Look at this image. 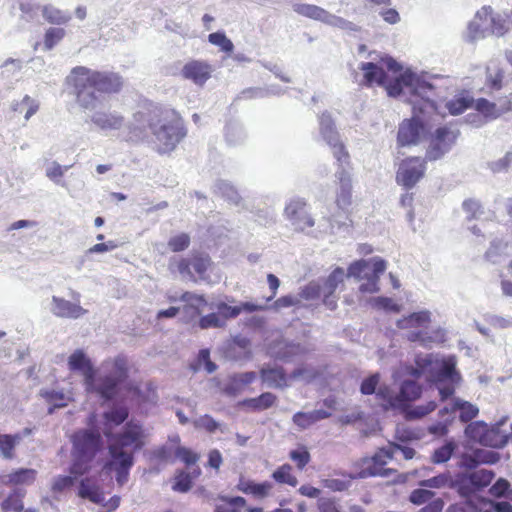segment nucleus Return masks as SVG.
<instances>
[{"label":"nucleus","instance_id":"2f4dec72","mask_svg":"<svg viewBox=\"0 0 512 512\" xmlns=\"http://www.w3.org/2000/svg\"><path fill=\"white\" fill-rule=\"evenodd\" d=\"M39 395L48 403V414H52L56 408L65 407L71 400L70 393L56 389H41Z\"/></svg>","mask_w":512,"mask_h":512},{"label":"nucleus","instance_id":"a878e982","mask_svg":"<svg viewBox=\"0 0 512 512\" xmlns=\"http://www.w3.org/2000/svg\"><path fill=\"white\" fill-rule=\"evenodd\" d=\"M456 412H459V419L462 422H468L478 415L479 409L476 405L461 398L455 397L451 400L450 404L443 407L439 411V414L442 416L449 415L453 419V414Z\"/></svg>","mask_w":512,"mask_h":512},{"label":"nucleus","instance_id":"f8f14e48","mask_svg":"<svg viewBox=\"0 0 512 512\" xmlns=\"http://www.w3.org/2000/svg\"><path fill=\"white\" fill-rule=\"evenodd\" d=\"M506 421L503 418L500 422L489 427L482 421L470 423L465 429V435L472 441L484 446L499 447L507 442V436L499 434L500 426Z\"/></svg>","mask_w":512,"mask_h":512},{"label":"nucleus","instance_id":"37998d69","mask_svg":"<svg viewBox=\"0 0 512 512\" xmlns=\"http://www.w3.org/2000/svg\"><path fill=\"white\" fill-rule=\"evenodd\" d=\"M508 245L501 239H495L491 242L486 252V258L492 263H499L507 255Z\"/></svg>","mask_w":512,"mask_h":512},{"label":"nucleus","instance_id":"680f3d73","mask_svg":"<svg viewBox=\"0 0 512 512\" xmlns=\"http://www.w3.org/2000/svg\"><path fill=\"white\" fill-rule=\"evenodd\" d=\"M289 457L296 463L298 469L302 470L310 461V453L306 447H299L295 450L290 451Z\"/></svg>","mask_w":512,"mask_h":512},{"label":"nucleus","instance_id":"bb28decb","mask_svg":"<svg viewBox=\"0 0 512 512\" xmlns=\"http://www.w3.org/2000/svg\"><path fill=\"white\" fill-rule=\"evenodd\" d=\"M90 121L103 131L119 130L124 125V117L117 111H95L90 116Z\"/></svg>","mask_w":512,"mask_h":512},{"label":"nucleus","instance_id":"f3484780","mask_svg":"<svg viewBox=\"0 0 512 512\" xmlns=\"http://www.w3.org/2000/svg\"><path fill=\"white\" fill-rule=\"evenodd\" d=\"M292 9L295 13L316 21H320L327 25L338 27L341 29H349L352 23L330 12L322 7L306 3H294Z\"/></svg>","mask_w":512,"mask_h":512},{"label":"nucleus","instance_id":"f257e3e1","mask_svg":"<svg viewBox=\"0 0 512 512\" xmlns=\"http://www.w3.org/2000/svg\"><path fill=\"white\" fill-rule=\"evenodd\" d=\"M360 69L367 85L383 86L389 96L410 103L414 116L399 125L397 141L401 146L416 145L425 135L420 115L438 112L436 88L427 75L410 69L400 73V65L391 57H382L377 63H361Z\"/></svg>","mask_w":512,"mask_h":512},{"label":"nucleus","instance_id":"473e14b6","mask_svg":"<svg viewBox=\"0 0 512 512\" xmlns=\"http://www.w3.org/2000/svg\"><path fill=\"white\" fill-rule=\"evenodd\" d=\"M330 416V412L323 409H319L311 412H297L293 415L292 420L293 423L297 425L300 429H307L311 425L321 420L327 419Z\"/></svg>","mask_w":512,"mask_h":512},{"label":"nucleus","instance_id":"c85d7f7f","mask_svg":"<svg viewBox=\"0 0 512 512\" xmlns=\"http://www.w3.org/2000/svg\"><path fill=\"white\" fill-rule=\"evenodd\" d=\"M481 17L489 20V34L500 37L507 32L508 24L506 18L499 13H495L491 6H483L478 10V18Z\"/></svg>","mask_w":512,"mask_h":512},{"label":"nucleus","instance_id":"b1692460","mask_svg":"<svg viewBox=\"0 0 512 512\" xmlns=\"http://www.w3.org/2000/svg\"><path fill=\"white\" fill-rule=\"evenodd\" d=\"M210 266V258L207 255H195L190 259H181L177 263V269L179 273L190 280L196 281L194 274L191 271V267L199 275L201 279H204V274Z\"/></svg>","mask_w":512,"mask_h":512},{"label":"nucleus","instance_id":"72a5a7b5","mask_svg":"<svg viewBox=\"0 0 512 512\" xmlns=\"http://www.w3.org/2000/svg\"><path fill=\"white\" fill-rule=\"evenodd\" d=\"M261 378L269 388H284L287 386V378L281 367L263 368Z\"/></svg>","mask_w":512,"mask_h":512},{"label":"nucleus","instance_id":"c9c22d12","mask_svg":"<svg viewBox=\"0 0 512 512\" xmlns=\"http://www.w3.org/2000/svg\"><path fill=\"white\" fill-rule=\"evenodd\" d=\"M36 470L34 469H19L13 473L3 475L0 481L4 484H26L29 485L34 482L36 478Z\"/></svg>","mask_w":512,"mask_h":512},{"label":"nucleus","instance_id":"603ef678","mask_svg":"<svg viewBox=\"0 0 512 512\" xmlns=\"http://www.w3.org/2000/svg\"><path fill=\"white\" fill-rule=\"evenodd\" d=\"M380 374L374 373L364 378L360 385V392L363 395H373L377 398L378 388L380 387Z\"/></svg>","mask_w":512,"mask_h":512},{"label":"nucleus","instance_id":"aec40b11","mask_svg":"<svg viewBox=\"0 0 512 512\" xmlns=\"http://www.w3.org/2000/svg\"><path fill=\"white\" fill-rule=\"evenodd\" d=\"M178 300L184 303L180 310L182 311L187 322H192L193 320L199 318L203 308L207 305V300L205 299L204 295L189 291L182 293ZM169 301L176 302L177 298L170 296Z\"/></svg>","mask_w":512,"mask_h":512},{"label":"nucleus","instance_id":"412c9836","mask_svg":"<svg viewBox=\"0 0 512 512\" xmlns=\"http://www.w3.org/2000/svg\"><path fill=\"white\" fill-rule=\"evenodd\" d=\"M339 170L336 172V178L338 180V190L336 194V204L339 208L345 210L352 202V183L349 172L346 170V166L349 165V159L346 163L338 162Z\"/></svg>","mask_w":512,"mask_h":512},{"label":"nucleus","instance_id":"4c0bfd02","mask_svg":"<svg viewBox=\"0 0 512 512\" xmlns=\"http://www.w3.org/2000/svg\"><path fill=\"white\" fill-rule=\"evenodd\" d=\"M276 399L277 397L274 394L265 392L256 398L245 399L242 405L253 411H262L273 406Z\"/></svg>","mask_w":512,"mask_h":512},{"label":"nucleus","instance_id":"7ed1b4c3","mask_svg":"<svg viewBox=\"0 0 512 512\" xmlns=\"http://www.w3.org/2000/svg\"><path fill=\"white\" fill-rule=\"evenodd\" d=\"M77 105L84 111H93L102 101L103 94L118 93L123 87V78L112 71H99L86 66L71 69L65 79Z\"/></svg>","mask_w":512,"mask_h":512},{"label":"nucleus","instance_id":"f03ea898","mask_svg":"<svg viewBox=\"0 0 512 512\" xmlns=\"http://www.w3.org/2000/svg\"><path fill=\"white\" fill-rule=\"evenodd\" d=\"M103 417V433L109 438L110 454L103 472H115L117 484L123 486L128 481L129 472L134 463V452L142 446V430L138 424L129 422L121 434L113 437V428L122 424L128 417V410L123 406L114 407L105 412Z\"/></svg>","mask_w":512,"mask_h":512},{"label":"nucleus","instance_id":"7c9ffc66","mask_svg":"<svg viewBox=\"0 0 512 512\" xmlns=\"http://www.w3.org/2000/svg\"><path fill=\"white\" fill-rule=\"evenodd\" d=\"M489 30V20H486L483 17L478 18L477 11L473 19L467 25V29L464 33V39L468 43H474L477 40L484 39L489 34Z\"/></svg>","mask_w":512,"mask_h":512},{"label":"nucleus","instance_id":"e433bc0d","mask_svg":"<svg viewBox=\"0 0 512 512\" xmlns=\"http://www.w3.org/2000/svg\"><path fill=\"white\" fill-rule=\"evenodd\" d=\"M70 166H63L57 161H48L45 164V176L54 184L66 188V183L62 180L64 174Z\"/></svg>","mask_w":512,"mask_h":512},{"label":"nucleus","instance_id":"1a4fd4ad","mask_svg":"<svg viewBox=\"0 0 512 512\" xmlns=\"http://www.w3.org/2000/svg\"><path fill=\"white\" fill-rule=\"evenodd\" d=\"M421 394V386L414 380L406 379L400 383L397 394L388 385L382 384L378 388L377 401L383 410L404 409L409 402L419 399Z\"/></svg>","mask_w":512,"mask_h":512},{"label":"nucleus","instance_id":"864d4df0","mask_svg":"<svg viewBox=\"0 0 512 512\" xmlns=\"http://www.w3.org/2000/svg\"><path fill=\"white\" fill-rule=\"evenodd\" d=\"M370 304L374 308L384 310L387 312L398 313L401 311V305L396 303L392 298L389 297H374L370 299Z\"/></svg>","mask_w":512,"mask_h":512},{"label":"nucleus","instance_id":"de8ad7c7","mask_svg":"<svg viewBox=\"0 0 512 512\" xmlns=\"http://www.w3.org/2000/svg\"><path fill=\"white\" fill-rule=\"evenodd\" d=\"M451 480L452 476L450 472H445L432 478L422 480L419 482V485L421 487L432 489L451 488Z\"/></svg>","mask_w":512,"mask_h":512},{"label":"nucleus","instance_id":"a19ab883","mask_svg":"<svg viewBox=\"0 0 512 512\" xmlns=\"http://www.w3.org/2000/svg\"><path fill=\"white\" fill-rule=\"evenodd\" d=\"M436 403L434 401H429L424 405H417L414 407H409L402 409L404 411V416L407 420H416L421 419L434 411L436 409Z\"/></svg>","mask_w":512,"mask_h":512},{"label":"nucleus","instance_id":"8fccbe9b","mask_svg":"<svg viewBox=\"0 0 512 512\" xmlns=\"http://www.w3.org/2000/svg\"><path fill=\"white\" fill-rule=\"evenodd\" d=\"M210 309L217 310V314H219L225 322L228 319L236 318L241 313V308H238V306H230L224 301L211 303Z\"/></svg>","mask_w":512,"mask_h":512},{"label":"nucleus","instance_id":"6e6d98bb","mask_svg":"<svg viewBox=\"0 0 512 512\" xmlns=\"http://www.w3.org/2000/svg\"><path fill=\"white\" fill-rule=\"evenodd\" d=\"M281 93L280 89L275 86H270L268 89L262 88H248L241 92L239 95L240 99H252V98H263L269 94L278 95Z\"/></svg>","mask_w":512,"mask_h":512},{"label":"nucleus","instance_id":"c03bdc74","mask_svg":"<svg viewBox=\"0 0 512 512\" xmlns=\"http://www.w3.org/2000/svg\"><path fill=\"white\" fill-rule=\"evenodd\" d=\"M226 141L231 145H237L242 143L246 138V133L241 124L237 122H231L227 124L225 130Z\"/></svg>","mask_w":512,"mask_h":512},{"label":"nucleus","instance_id":"a18cd8bd","mask_svg":"<svg viewBox=\"0 0 512 512\" xmlns=\"http://www.w3.org/2000/svg\"><path fill=\"white\" fill-rule=\"evenodd\" d=\"M291 471H292L291 465L283 464L282 466H280L273 472L272 478L280 484H287L292 487H295L298 484V480L291 473Z\"/></svg>","mask_w":512,"mask_h":512},{"label":"nucleus","instance_id":"bf43d9fd","mask_svg":"<svg viewBox=\"0 0 512 512\" xmlns=\"http://www.w3.org/2000/svg\"><path fill=\"white\" fill-rule=\"evenodd\" d=\"M208 40L211 44L220 47L224 52H232L234 45L230 39L226 37L223 32H214L209 34Z\"/></svg>","mask_w":512,"mask_h":512},{"label":"nucleus","instance_id":"9b49d317","mask_svg":"<svg viewBox=\"0 0 512 512\" xmlns=\"http://www.w3.org/2000/svg\"><path fill=\"white\" fill-rule=\"evenodd\" d=\"M310 210V206L303 198H292L286 203L283 215L294 231L308 233V229L315 225Z\"/></svg>","mask_w":512,"mask_h":512},{"label":"nucleus","instance_id":"39448f33","mask_svg":"<svg viewBox=\"0 0 512 512\" xmlns=\"http://www.w3.org/2000/svg\"><path fill=\"white\" fill-rule=\"evenodd\" d=\"M146 128H149L159 153L173 151L187 134L183 119L176 111L154 105L133 116L131 129L142 132Z\"/></svg>","mask_w":512,"mask_h":512},{"label":"nucleus","instance_id":"e2e57ef3","mask_svg":"<svg viewBox=\"0 0 512 512\" xmlns=\"http://www.w3.org/2000/svg\"><path fill=\"white\" fill-rule=\"evenodd\" d=\"M478 500L468 498L465 501L449 506L447 512H479Z\"/></svg>","mask_w":512,"mask_h":512},{"label":"nucleus","instance_id":"20e7f679","mask_svg":"<svg viewBox=\"0 0 512 512\" xmlns=\"http://www.w3.org/2000/svg\"><path fill=\"white\" fill-rule=\"evenodd\" d=\"M67 365L71 372L79 373L83 377L87 393L96 394L104 400L112 399L118 384L126 378V362L123 358L105 362L96 370L86 353L77 349L68 357Z\"/></svg>","mask_w":512,"mask_h":512},{"label":"nucleus","instance_id":"09e8293b","mask_svg":"<svg viewBox=\"0 0 512 512\" xmlns=\"http://www.w3.org/2000/svg\"><path fill=\"white\" fill-rule=\"evenodd\" d=\"M43 16L48 22L55 24H64L71 19L68 12L61 11L51 5L43 8Z\"/></svg>","mask_w":512,"mask_h":512},{"label":"nucleus","instance_id":"6ab92c4d","mask_svg":"<svg viewBox=\"0 0 512 512\" xmlns=\"http://www.w3.org/2000/svg\"><path fill=\"white\" fill-rule=\"evenodd\" d=\"M78 494L80 497L89 499L93 503L103 504V506L109 509L108 512L115 511L121 501L120 497L115 495L104 503L105 497L102 488L96 482L88 478L80 482Z\"/></svg>","mask_w":512,"mask_h":512},{"label":"nucleus","instance_id":"13d9d810","mask_svg":"<svg viewBox=\"0 0 512 512\" xmlns=\"http://www.w3.org/2000/svg\"><path fill=\"white\" fill-rule=\"evenodd\" d=\"M503 72L498 68L487 67L486 86L491 90H499L502 87Z\"/></svg>","mask_w":512,"mask_h":512},{"label":"nucleus","instance_id":"79ce46f5","mask_svg":"<svg viewBox=\"0 0 512 512\" xmlns=\"http://www.w3.org/2000/svg\"><path fill=\"white\" fill-rule=\"evenodd\" d=\"M309 349L298 343L285 344L283 351L272 352L276 358L290 361L296 356L308 353Z\"/></svg>","mask_w":512,"mask_h":512},{"label":"nucleus","instance_id":"5fc2aeb1","mask_svg":"<svg viewBox=\"0 0 512 512\" xmlns=\"http://www.w3.org/2000/svg\"><path fill=\"white\" fill-rule=\"evenodd\" d=\"M300 298V301L302 299L304 300H314L322 296V289L321 284L318 281H311L304 287L300 288V291L297 295Z\"/></svg>","mask_w":512,"mask_h":512},{"label":"nucleus","instance_id":"2eb2a0df","mask_svg":"<svg viewBox=\"0 0 512 512\" xmlns=\"http://www.w3.org/2000/svg\"><path fill=\"white\" fill-rule=\"evenodd\" d=\"M426 161L420 157H409L402 160L396 172V181L406 189L413 188L423 178Z\"/></svg>","mask_w":512,"mask_h":512},{"label":"nucleus","instance_id":"c756f323","mask_svg":"<svg viewBox=\"0 0 512 512\" xmlns=\"http://www.w3.org/2000/svg\"><path fill=\"white\" fill-rule=\"evenodd\" d=\"M237 489L247 495H252L256 499H264L270 496L273 483L269 481L257 483L252 480L240 478Z\"/></svg>","mask_w":512,"mask_h":512},{"label":"nucleus","instance_id":"f704fd0d","mask_svg":"<svg viewBox=\"0 0 512 512\" xmlns=\"http://www.w3.org/2000/svg\"><path fill=\"white\" fill-rule=\"evenodd\" d=\"M451 489H455L460 496L469 497L476 490L471 473H458L451 480Z\"/></svg>","mask_w":512,"mask_h":512},{"label":"nucleus","instance_id":"338daca9","mask_svg":"<svg viewBox=\"0 0 512 512\" xmlns=\"http://www.w3.org/2000/svg\"><path fill=\"white\" fill-rule=\"evenodd\" d=\"M65 35L63 28H50L45 34L44 45L47 50H51Z\"/></svg>","mask_w":512,"mask_h":512},{"label":"nucleus","instance_id":"9d476101","mask_svg":"<svg viewBox=\"0 0 512 512\" xmlns=\"http://www.w3.org/2000/svg\"><path fill=\"white\" fill-rule=\"evenodd\" d=\"M385 270L386 262L379 257H374L352 263L348 268L347 276L358 280L365 279L366 282L360 285L359 290L362 293L372 294L379 291V279Z\"/></svg>","mask_w":512,"mask_h":512},{"label":"nucleus","instance_id":"49530a36","mask_svg":"<svg viewBox=\"0 0 512 512\" xmlns=\"http://www.w3.org/2000/svg\"><path fill=\"white\" fill-rule=\"evenodd\" d=\"M20 435H0V453L5 459H12L14 457L13 449L20 442Z\"/></svg>","mask_w":512,"mask_h":512},{"label":"nucleus","instance_id":"a211bd4d","mask_svg":"<svg viewBox=\"0 0 512 512\" xmlns=\"http://www.w3.org/2000/svg\"><path fill=\"white\" fill-rule=\"evenodd\" d=\"M71 297L74 302L62 297L52 296L50 305L51 313L56 317L67 319H78L86 315L88 311L80 305V294L73 291Z\"/></svg>","mask_w":512,"mask_h":512},{"label":"nucleus","instance_id":"3c124183","mask_svg":"<svg viewBox=\"0 0 512 512\" xmlns=\"http://www.w3.org/2000/svg\"><path fill=\"white\" fill-rule=\"evenodd\" d=\"M197 326L202 329H210V328H224L225 321L222 317L217 314V312L209 313L207 315L201 316L198 319Z\"/></svg>","mask_w":512,"mask_h":512},{"label":"nucleus","instance_id":"423d86ee","mask_svg":"<svg viewBox=\"0 0 512 512\" xmlns=\"http://www.w3.org/2000/svg\"><path fill=\"white\" fill-rule=\"evenodd\" d=\"M416 364L417 368L408 367L407 373L415 378L426 375L435 383L442 401L452 396L461 382V376L456 371V359L453 356L440 358L427 354L418 356Z\"/></svg>","mask_w":512,"mask_h":512},{"label":"nucleus","instance_id":"4d7b16f0","mask_svg":"<svg viewBox=\"0 0 512 512\" xmlns=\"http://www.w3.org/2000/svg\"><path fill=\"white\" fill-rule=\"evenodd\" d=\"M471 476L476 487V490L484 488L488 486L494 478V473L492 470L488 469H480L474 472H471Z\"/></svg>","mask_w":512,"mask_h":512},{"label":"nucleus","instance_id":"0e129e2a","mask_svg":"<svg viewBox=\"0 0 512 512\" xmlns=\"http://www.w3.org/2000/svg\"><path fill=\"white\" fill-rule=\"evenodd\" d=\"M190 244V237L186 233H180L171 237L168 241V246L173 252H180L188 248Z\"/></svg>","mask_w":512,"mask_h":512},{"label":"nucleus","instance_id":"4468645a","mask_svg":"<svg viewBox=\"0 0 512 512\" xmlns=\"http://www.w3.org/2000/svg\"><path fill=\"white\" fill-rule=\"evenodd\" d=\"M458 131L448 127H439L431 135L426 158L436 161L448 153L458 138Z\"/></svg>","mask_w":512,"mask_h":512},{"label":"nucleus","instance_id":"5701e85b","mask_svg":"<svg viewBox=\"0 0 512 512\" xmlns=\"http://www.w3.org/2000/svg\"><path fill=\"white\" fill-rule=\"evenodd\" d=\"M344 278L345 272L343 268L337 267L321 285L323 303L330 310H334L337 306V298L334 296V293L337 288L343 284Z\"/></svg>","mask_w":512,"mask_h":512},{"label":"nucleus","instance_id":"393cba45","mask_svg":"<svg viewBox=\"0 0 512 512\" xmlns=\"http://www.w3.org/2000/svg\"><path fill=\"white\" fill-rule=\"evenodd\" d=\"M212 68L204 61L192 60L187 62L182 70L181 75L184 79L192 81L194 84L202 86L211 77Z\"/></svg>","mask_w":512,"mask_h":512},{"label":"nucleus","instance_id":"cd10ccee","mask_svg":"<svg viewBox=\"0 0 512 512\" xmlns=\"http://www.w3.org/2000/svg\"><path fill=\"white\" fill-rule=\"evenodd\" d=\"M473 107L480 114H482L487 119H496L500 117L503 113L512 110V102L510 100L504 99L499 101L498 104L490 102L485 98H479L472 102Z\"/></svg>","mask_w":512,"mask_h":512},{"label":"nucleus","instance_id":"774afa93","mask_svg":"<svg viewBox=\"0 0 512 512\" xmlns=\"http://www.w3.org/2000/svg\"><path fill=\"white\" fill-rule=\"evenodd\" d=\"M22 497L23 493L20 491L11 494L6 500L3 501V510H11L16 512L21 511L23 509Z\"/></svg>","mask_w":512,"mask_h":512},{"label":"nucleus","instance_id":"dca6fc26","mask_svg":"<svg viewBox=\"0 0 512 512\" xmlns=\"http://www.w3.org/2000/svg\"><path fill=\"white\" fill-rule=\"evenodd\" d=\"M393 458V452L391 444L389 446L381 448L371 459H363L362 469L355 474H350V479L367 478L374 476L386 477L391 472L390 469H385L383 465L388 460Z\"/></svg>","mask_w":512,"mask_h":512},{"label":"nucleus","instance_id":"6e6552de","mask_svg":"<svg viewBox=\"0 0 512 512\" xmlns=\"http://www.w3.org/2000/svg\"><path fill=\"white\" fill-rule=\"evenodd\" d=\"M432 321V313L429 310H420L405 316L396 322L397 328L401 330H411L407 338L411 342H419L428 347L433 343H440L445 340V331L438 328L430 335L425 329Z\"/></svg>","mask_w":512,"mask_h":512},{"label":"nucleus","instance_id":"58836bf2","mask_svg":"<svg viewBox=\"0 0 512 512\" xmlns=\"http://www.w3.org/2000/svg\"><path fill=\"white\" fill-rule=\"evenodd\" d=\"M215 192L232 205L239 206L241 204L242 198L238 191L227 181H218L215 184Z\"/></svg>","mask_w":512,"mask_h":512},{"label":"nucleus","instance_id":"052dcab7","mask_svg":"<svg viewBox=\"0 0 512 512\" xmlns=\"http://www.w3.org/2000/svg\"><path fill=\"white\" fill-rule=\"evenodd\" d=\"M473 100L459 97L446 103V108L451 115H459L472 105Z\"/></svg>","mask_w":512,"mask_h":512},{"label":"nucleus","instance_id":"69168bd1","mask_svg":"<svg viewBox=\"0 0 512 512\" xmlns=\"http://www.w3.org/2000/svg\"><path fill=\"white\" fill-rule=\"evenodd\" d=\"M192 486V477L190 473L181 471L176 477L172 486L174 491L185 493L190 490Z\"/></svg>","mask_w":512,"mask_h":512},{"label":"nucleus","instance_id":"0eeeda50","mask_svg":"<svg viewBox=\"0 0 512 512\" xmlns=\"http://www.w3.org/2000/svg\"><path fill=\"white\" fill-rule=\"evenodd\" d=\"M73 442V463L70 468L71 474L81 476L89 470V464L101 449L103 443L98 432L80 430L72 437Z\"/></svg>","mask_w":512,"mask_h":512},{"label":"nucleus","instance_id":"ea45409f","mask_svg":"<svg viewBox=\"0 0 512 512\" xmlns=\"http://www.w3.org/2000/svg\"><path fill=\"white\" fill-rule=\"evenodd\" d=\"M457 448V444L453 440L446 441L442 446L436 448L432 455L431 461L434 464L446 463L452 457Z\"/></svg>","mask_w":512,"mask_h":512},{"label":"nucleus","instance_id":"4be33fe9","mask_svg":"<svg viewBox=\"0 0 512 512\" xmlns=\"http://www.w3.org/2000/svg\"><path fill=\"white\" fill-rule=\"evenodd\" d=\"M459 468L475 469L480 464H494L499 460L498 453L487 449H475L471 453L464 452L459 456Z\"/></svg>","mask_w":512,"mask_h":512},{"label":"nucleus","instance_id":"ddd939ff","mask_svg":"<svg viewBox=\"0 0 512 512\" xmlns=\"http://www.w3.org/2000/svg\"><path fill=\"white\" fill-rule=\"evenodd\" d=\"M319 130L324 141L331 147L337 162L346 163L349 159V154L343 143L340 141L334 121L329 113L324 112L320 115Z\"/></svg>","mask_w":512,"mask_h":512}]
</instances>
